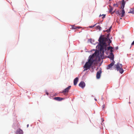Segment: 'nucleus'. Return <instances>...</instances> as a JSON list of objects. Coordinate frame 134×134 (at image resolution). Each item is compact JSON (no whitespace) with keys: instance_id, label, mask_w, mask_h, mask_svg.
I'll use <instances>...</instances> for the list:
<instances>
[{"instance_id":"1","label":"nucleus","mask_w":134,"mask_h":134,"mask_svg":"<svg viewBox=\"0 0 134 134\" xmlns=\"http://www.w3.org/2000/svg\"><path fill=\"white\" fill-rule=\"evenodd\" d=\"M104 45L97 47L98 50L94 53L90 55L88 57L87 61L86 63L83 67H99L103 62V58L105 51L110 49V53L114 52L112 47L106 44V46Z\"/></svg>"},{"instance_id":"2","label":"nucleus","mask_w":134,"mask_h":134,"mask_svg":"<svg viewBox=\"0 0 134 134\" xmlns=\"http://www.w3.org/2000/svg\"><path fill=\"white\" fill-rule=\"evenodd\" d=\"M110 33L108 34L106 37H105L104 35H101L98 40L99 42L96 47V48H97V47H99L100 46L102 45H104V46H106V44H108V45H110V44L112 42L111 40L112 38V37H110Z\"/></svg>"},{"instance_id":"3","label":"nucleus","mask_w":134,"mask_h":134,"mask_svg":"<svg viewBox=\"0 0 134 134\" xmlns=\"http://www.w3.org/2000/svg\"><path fill=\"white\" fill-rule=\"evenodd\" d=\"M115 61L114 60H112L111 63L108 65V66H107L106 67H112L114 65V67H122L123 65L121 64H120L119 63H117L116 64H114Z\"/></svg>"},{"instance_id":"4","label":"nucleus","mask_w":134,"mask_h":134,"mask_svg":"<svg viewBox=\"0 0 134 134\" xmlns=\"http://www.w3.org/2000/svg\"><path fill=\"white\" fill-rule=\"evenodd\" d=\"M121 2V8L122 9V10L121 16V17H123L124 16L125 13V12L124 9L125 4V2Z\"/></svg>"},{"instance_id":"5","label":"nucleus","mask_w":134,"mask_h":134,"mask_svg":"<svg viewBox=\"0 0 134 134\" xmlns=\"http://www.w3.org/2000/svg\"><path fill=\"white\" fill-rule=\"evenodd\" d=\"M71 86H69L68 87L64 89L62 92V93L65 94L66 93H68L69 92V90L70 89Z\"/></svg>"},{"instance_id":"6","label":"nucleus","mask_w":134,"mask_h":134,"mask_svg":"<svg viewBox=\"0 0 134 134\" xmlns=\"http://www.w3.org/2000/svg\"><path fill=\"white\" fill-rule=\"evenodd\" d=\"M83 68V72H84L85 70H90L92 72L93 70V68ZM97 68L96 69V70H98V68Z\"/></svg>"},{"instance_id":"7","label":"nucleus","mask_w":134,"mask_h":134,"mask_svg":"<svg viewBox=\"0 0 134 134\" xmlns=\"http://www.w3.org/2000/svg\"><path fill=\"white\" fill-rule=\"evenodd\" d=\"M100 70L97 72L96 74V78L97 79H99L100 76L101 74L102 73V69L100 68Z\"/></svg>"},{"instance_id":"8","label":"nucleus","mask_w":134,"mask_h":134,"mask_svg":"<svg viewBox=\"0 0 134 134\" xmlns=\"http://www.w3.org/2000/svg\"><path fill=\"white\" fill-rule=\"evenodd\" d=\"M85 83L84 82L81 81L79 83V86L82 88L83 89L85 87Z\"/></svg>"},{"instance_id":"9","label":"nucleus","mask_w":134,"mask_h":134,"mask_svg":"<svg viewBox=\"0 0 134 134\" xmlns=\"http://www.w3.org/2000/svg\"><path fill=\"white\" fill-rule=\"evenodd\" d=\"M107 57L110 59V60H114V55L113 53H110Z\"/></svg>"},{"instance_id":"10","label":"nucleus","mask_w":134,"mask_h":134,"mask_svg":"<svg viewBox=\"0 0 134 134\" xmlns=\"http://www.w3.org/2000/svg\"><path fill=\"white\" fill-rule=\"evenodd\" d=\"M115 68V70H117V71H119L121 74H122L124 71V70L122 68Z\"/></svg>"},{"instance_id":"11","label":"nucleus","mask_w":134,"mask_h":134,"mask_svg":"<svg viewBox=\"0 0 134 134\" xmlns=\"http://www.w3.org/2000/svg\"><path fill=\"white\" fill-rule=\"evenodd\" d=\"M16 134H23V132L22 130L19 129L16 130Z\"/></svg>"},{"instance_id":"12","label":"nucleus","mask_w":134,"mask_h":134,"mask_svg":"<svg viewBox=\"0 0 134 134\" xmlns=\"http://www.w3.org/2000/svg\"><path fill=\"white\" fill-rule=\"evenodd\" d=\"M53 99L58 101H60L64 99L63 98L60 97H56L54 98Z\"/></svg>"},{"instance_id":"13","label":"nucleus","mask_w":134,"mask_h":134,"mask_svg":"<svg viewBox=\"0 0 134 134\" xmlns=\"http://www.w3.org/2000/svg\"><path fill=\"white\" fill-rule=\"evenodd\" d=\"M79 80V78L78 77L75 78L74 80V85L75 86L76 85Z\"/></svg>"},{"instance_id":"14","label":"nucleus","mask_w":134,"mask_h":134,"mask_svg":"<svg viewBox=\"0 0 134 134\" xmlns=\"http://www.w3.org/2000/svg\"><path fill=\"white\" fill-rule=\"evenodd\" d=\"M88 41H89L90 42L91 44H92L95 45V44H96L97 43H98V42H96L95 43H93L92 42V40L91 38H90V39H88Z\"/></svg>"},{"instance_id":"15","label":"nucleus","mask_w":134,"mask_h":134,"mask_svg":"<svg viewBox=\"0 0 134 134\" xmlns=\"http://www.w3.org/2000/svg\"><path fill=\"white\" fill-rule=\"evenodd\" d=\"M71 26L72 27V29H76V26H75V25H71Z\"/></svg>"},{"instance_id":"16","label":"nucleus","mask_w":134,"mask_h":134,"mask_svg":"<svg viewBox=\"0 0 134 134\" xmlns=\"http://www.w3.org/2000/svg\"><path fill=\"white\" fill-rule=\"evenodd\" d=\"M109 7H110V8L109 10V13H111L112 12L113 9V8L112 7H111L110 5H109Z\"/></svg>"},{"instance_id":"17","label":"nucleus","mask_w":134,"mask_h":134,"mask_svg":"<svg viewBox=\"0 0 134 134\" xmlns=\"http://www.w3.org/2000/svg\"><path fill=\"white\" fill-rule=\"evenodd\" d=\"M97 29H98L99 31L101 30V28L99 25H98L97 26Z\"/></svg>"},{"instance_id":"18","label":"nucleus","mask_w":134,"mask_h":134,"mask_svg":"<svg viewBox=\"0 0 134 134\" xmlns=\"http://www.w3.org/2000/svg\"><path fill=\"white\" fill-rule=\"evenodd\" d=\"M115 12L116 14H118L119 15H120L121 14L120 13V12L119 10H118L117 11H116Z\"/></svg>"},{"instance_id":"19","label":"nucleus","mask_w":134,"mask_h":134,"mask_svg":"<svg viewBox=\"0 0 134 134\" xmlns=\"http://www.w3.org/2000/svg\"><path fill=\"white\" fill-rule=\"evenodd\" d=\"M87 71L85 74V75H87L88 74V73H89V70H86Z\"/></svg>"},{"instance_id":"20","label":"nucleus","mask_w":134,"mask_h":134,"mask_svg":"<svg viewBox=\"0 0 134 134\" xmlns=\"http://www.w3.org/2000/svg\"><path fill=\"white\" fill-rule=\"evenodd\" d=\"M129 13H132V14H134V13L133 10L132 11H130V12H129Z\"/></svg>"},{"instance_id":"21","label":"nucleus","mask_w":134,"mask_h":134,"mask_svg":"<svg viewBox=\"0 0 134 134\" xmlns=\"http://www.w3.org/2000/svg\"><path fill=\"white\" fill-rule=\"evenodd\" d=\"M102 16H103L102 18V19H104V18L105 17V15L104 14H102Z\"/></svg>"},{"instance_id":"22","label":"nucleus","mask_w":134,"mask_h":134,"mask_svg":"<svg viewBox=\"0 0 134 134\" xmlns=\"http://www.w3.org/2000/svg\"><path fill=\"white\" fill-rule=\"evenodd\" d=\"M106 32H107L108 33H109L110 32V30H109V29L106 30Z\"/></svg>"},{"instance_id":"23","label":"nucleus","mask_w":134,"mask_h":134,"mask_svg":"<svg viewBox=\"0 0 134 134\" xmlns=\"http://www.w3.org/2000/svg\"><path fill=\"white\" fill-rule=\"evenodd\" d=\"M113 68H107V69L108 70L110 69V70H111Z\"/></svg>"},{"instance_id":"24","label":"nucleus","mask_w":134,"mask_h":134,"mask_svg":"<svg viewBox=\"0 0 134 134\" xmlns=\"http://www.w3.org/2000/svg\"><path fill=\"white\" fill-rule=\"evenodd\" d=\"M98 50V49L97 50V49H93L91 50V52L92 51H95V52L96 51H97Z\"/></svg>"},{"instance_id":"25","label":"nucleus","mask_w":134,"mask_h":134,"mask_svg":"<svg viewBox=\"0 0 134 134\" xmlns=\"http://www.w3.org/2000/svg\"><path fill=\"white\" fill-rule=\"evenodd\" d=\"M45 92H46V93L47 95H48L49 93L48 92H47V91L46 90H45Z\"/></svg>"},{"instance_id":"26","label":"nucleus","mask_w":134,"mask_h":134,"mask_svg":"<svg viewBox=\"0 0 134 134\" xmlns=\"http://www.w3.org/2000/svg\"><path fill=\"white\" fill-rule=\"evenodd\" d=\"M105 105L104 104H103L102 105V108L103 109L104 108H105Z\"/></svg>"},{"instance_id":"27","label":"nucleus","mask_w":134,"mask_h":134,"mask_svg":"<svg viewBox=\"0 0 134 134\" xmlns=\"http://www.w3.org/2000/svg\"><path fill=\"white\" fill-rule=\"evenodd\" d=\"M131 45H134V40L132 42L131 44Z\"/></svg>"},{"instance_id":"28","label":"nucleus","mask_w":134,"mask_h":134,"mask_svg":"<svg viewBox=\"0 0 134 134\" xmlns=\"http://www.w3.org/2000/svg\"><path fill=\"white\" fill-rule=\"evenodd\" d=\"M94 27V26H89V27L90 28H92Z\"/></svg>"},{"instance_id":"29","label":"nucleus","mask_w":134,"mask_h":134,"mask_svg":"<svg viewBox=\"0 0 134 134\" xmlns=\"http://www.w3.org/2000/svg\"><path fill=\"white\" fill-rule=\"evenodd\" d=\"M92 42L93 43H95L96 42H94V40L93 39L92 40Z\"/></svg>"},{"instance_id":"30","label":"nucleus","mask_w":134,"mask_h":134,"mask_svg":"<svg viewBox=\"0 0 134 134\" xmlns=\"http://www.w3.org/2000/svg\"><path fill=\"white\" fill-rule=\"evenodd\" d=\"M81 28V27H80V26H76V29H80V28Z\"/></svg>"},{"instance_id":"31","label":"nucleus","mask_w":134,"mask_h":134,"mask_svg":"<svg viewBox=\"0 0 134 134\" xmlns=\"http://www.w3.org/2000/svg\"><path fill=\"white\" fill-rule=\"evenodd\" d=\"M112 28V26H111L110 27H109V30H110L111 31V29Z\"/></svg>"},{"instance_id":"32","label":"nucleus","mask_w":134,"mask_h":134,"mask_svg":"<svg viewBox=\"0 0 134 134\" xmlns=\"http://www.w3.org/2000/svg\"><path fill=\"white\" fill-rule=\"evenodd\" d=\"M106 51V54H108V51Z\"/></svg>"},{"instance_id":"33","label":"nucleus","mask_w":134,"mask_h":134,"mask_svg":"<svg viewBox=\"0 0 134 134\" xmlns=\"http://www.w3.org/2000/svg\"><path fill=\"white\" fill-rule=\"evenodd\" d=\"M116 7H118V4H116Z\"/></svg>"},{"instance_id":"34","label":"nucleus","mask_w":134,"mask_h":134,"mask_svg":"<svg viewBox=\"0 0 134 134\" xmlns=\"http://www.w3.org/2000/svg\"><path fill=\"white\" fill-rule=\"evenodd\" d=\"M121 2H125L124 1V0H122Z\"/></svg>"},{"instance_id":"35","label":"nucleus","mask_w":134,"mask_h":134,"mask_svg":"<svg viewBox=\"0 0 134 134\" xmlns=\"http://www.w3.org/2000/svg\"><path fill=\"white\" fill-rule=\"evenodd\" d=\"M115 12V10L112 13V14H113V13H114Z\"/></svg>"},{"instance_id":"36","label":"nucleus","mask_w":134,"mask_h":134,"mask_svg":"<svg viewBox=\"0 0 134 134\" xmlns=\"http://www.w3.org/2000/svg\"><path fill=\"white\" fill-rule=\"evenodd\" d=\"M116 49H118V47H116L115 48Z\"/></svg>"},{"instance_id":"37","label":"nucleus","mask_w":134,"mask_h":134,"mask_svg":"<svg viewBox=\"0 0 134 134\" xmlns=\"http://www.w3.org/2000/svg\"><path fill=\"white\" fill-rule=\"evenodd\" d=\"M116 5V4H113V6H115V5Z\"/></svg>"},{"instance_id":"38","label":"nucleus","mask_w":134,"mask_h":134,"mask_svg":"<svg viewBox=\"0 0 134 134\" xmlns=\"http://www.w3.org/2000/svg\"><path fill=\"white\" fill-rule=\"evenodd\" d=\"M103 98L102 97L101 98L102 100H103Z\"/></svg>"},{"instance_id":"39","label":"nucleus","mask_w":134,"mask_h":134,"mask_svg":"<svg viewBox=\"0 0 134 134\" xmlns=\"http://www.w3.org/2000/svg\"><path fill=\"white\" fill-rule=\"evenodd\" d=\"M97 24V23H96V24H95L94 25H93V26H94V27L95 26V25Z\"/></svg>"},{"instance_id":"40","label":"nucleus","mask_w":134,"mask_h":134,"mask_svg":"<svg viewBox=\"0 0 134 134\" xmlns=\"http://www.w3.org/2000/svg\"><path fill=\"white\" fill-rule=\"evenodd\" d=\"M29 126V124H27V127H28Z\"/></svg>"},{"instance_id":"41","label":"nucleus","mask_w":134,"mask_h":134,"mask_svg":"<svg viewBox=\"0 0 134 134\" xmlns=\"http://www.w3.org/2000/svg\"><path fill=\"white\" fill-rule=\"evenodd\" d=\"M94 100H95V101H97V99H96V98H94Z\"/></svg>"},{"instance_id":"42","label":"nucleus","mask_w":134,"mask_h":134,"mask_svg":"<svg viewBox=\"0 0 134 134\" xmlns=\"http://www.w3.org/2000/svg\"><path fill=\"white\" fill-rule=\"evenodd\" d=\"M103 32H106V30H103Z\"/></svg>"},{"instance_id":"43","label":"nucleus","mask_w":134,"mask_h":134,"mask_svg":"<svg viewBox=\"0 0 134 134\" xmlns=\"http://www.w3.org/2000/svg\"><path fill=\"white\" fill-rule=\"evenodd\" d=\"M102 16V15H101L100 14L99 16Z\"/></svg>"},{"instance_id":"44","label":"nucleus","mask_w":134,"mask_h":134,"mask_svg":"<svg viewBox=\"0 0 134 134\" xmlns=\"http://www.w3.org/2000/svg\"><path fill=\"white\" fill-rule=\"evenodd\" d=\"M109 1H110V0H109Z\"/></svg>"}]
</instances>
